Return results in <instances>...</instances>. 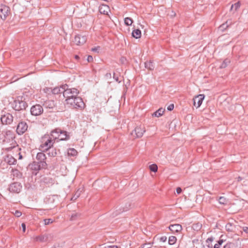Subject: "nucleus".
Here are the masks:
<instances>
[{
	"mask_svg": "<svg viewBox=\"0 0 248 248\" xmlns=\"http://www.w3.org/2000/svg\"><path fill=\"white\" fill-rule=\"evenodd\" d=\"M173 108H174V105L173 104L170 105L167 108L168 110H170V111L173 110Z\"/></svg>",
	"mask_w": 248,
	"mask_h": 248,
	"instance_id": "c03bdc74",
	"label": "nucleus"
},
{
	"mask_svg": "<svg viewBox=\"0 0 248 248\" xmlns=\"http://www.w3.org/2000/svg\"><path fill=\"white\" fill-rule=\"evenodd\" d=\"M75 58H76V59H78L79 58V57H78V55H76V56H75Z\"/></svg>",
	"mask_w": 248,
	"mask_h": 248,
	"instance_id": "e2e57ef3",
	"label": "nucleus"
},
{
	"mask_svg": "<svg viewBox=\"0 0 248 248\" xmlns=\"http://www.w3.org/2000/svg\"><path fill=\"white\" fill-rule=\"evenodd\" d=\"M132 35L133 37L138 39L141 37V31L139 29H136L133 31Z\"/></svg>",
	"mask_w": 248,
	"mask_h": 248,
	"instance_id": "393cba45",
	"label": "nucleus"
},
{
	"mask_svg": "<svg viewBox=\"0 0 248 248\" xmlns=\"http://www.w3.org/2000/svg\"><path fill=\"white\" fill-rule=\"evenodd\" d=\"M43 112V108L40 105L33 106L31 108V113L32 115L38 116L41 114Z\"/></svg>",
	"mask_w": 248,
	"mask_h": 248,
	"instance_id": "1a4fd4ad",
	"label": "nucleus"
},
{
	"mask_svg": "<svg viewBox=\"0 0 248 248\" xmlns=\"http://www.w3.org/2000/svg\"><path fill=\"white\" fill-rule=\"evenodd\" d=\"M22 189V186L20 183L15 182L11 184L9 187V190L11 192L18 193Z\"/></svg>",
	"mask_w": 248,
	"mask_h": 248,
	"instance_id": "6e6552de",
	"label": "nucleus"
},
{
	"mask_svg": "<svg viewBox=\"0 0 248 248\" xmlns=\"http://www.w3.org/2000/svg\"><path fill=\"white\" fill-rule=\"evenodd\" d=\"M231 24V21H227L225 23H224L220 25L219 29L220 31H223L225 29L228 27V26Z\"/></svg>",
	"mask_w": 248,
	"mask_h": 248,
	"instance_id": "c85d7f7f",
	"label": "nucleus"
},
{
	"mask_svg": "<svg viewBox=\"0 0 248 248\" xmlns=\"http://www.w3.org/2000/svg\"><path fill=\"white\" fill-rule=\"evenodd\" d=\"M145 132V129L143 126H137L134 130L131 132V135L134 138H140L141 137L144 133Z\"/></svg>",
	"mask_w": 248,
	"mask_h": 248,
	"instance_id": "423d86ee",
	"label": "nucleus"
},
{
	"mask_svg": "<svg viewBox=\"0 0 248 248\" xmlns=\"http://www.w3.org/2000/svg\"><path fill=\"white\" fill-rule=\"evenodd\" d=\"M28 127V125L25 122H21L17 125L16 132L18 135H22L27 130Z\"/></svg>",
	"mask_w": 248,
	"mask_h": 248,
	"instance_id": "9d476101",
	"label": "nucleus"
},
{
	"mask_svg": "<svg viewBox=\"0 0 248 248\" xmlns=\"http://www.w3.org/2000/svg\"><path fill=\"white\" fill-rule=\"evenodd\" d=\"M13 121V117L10 113H7L1 117V121L3 124H10Z\"/></svg>",
	"mask_w": 248,
	"mask_h": 248,
	"instance_id": "f8f14e48",
	"label": "nucleus"
},
{
	"mask_svg": "<svg viewBox=\"0 0 248 248\" xmlns=\"http://www.w3.org/2000/svg\"><path fill=\"white\" fill-rule=\"evenodd\" d=\"M226 229L227 231L229 232H232L233 230V226L232 224L230 223H228L225 226Z\"/></svg>",
	"mask_w": 248,
	"mask_h": 248,
	"instance_id": "e433bc0d",
	"label": "nucleus"
},
{
	"mask_svg": "<svg viewBox=\"0 0 248 248\" xmlns=\"http://www.w3.org/2000/svg\"><path fill=\"white\" fill-rule=\"evenodd\" d=\"M65 101L67 105L73 108L82 109L85 106V104L82 98L79 97L77 96L73 98L66 99Z\"/></svg>",
	"mask_w": 248,
	"mask_h": 248,
	"instance_id": "f257e3e1",
	"label": "nucleus"
},
{
	"mask_svg": "<svg viewBox=\"0 0 248 248\" xmlns=\"http://www.w3.org/2000/svg\"><path fill=\"white\" fill-rule=\"evenodd\" d=\"M99 11L101 14L104 15H108V13L110 10L109 8L108 5L102 4L99 7Z\"/></svg>",
	"mask_w": 248,
	"mask_h": 248,
	"instance_id": "a211bd4d",
	"label": "nucleus"
},
{
	"mask_svg": "<svg viewBox=\"0 0 248 248\" xmlns=\"http://www.w3.org/2000/svg\"><path fill=\"white\" fill-rule=\"evenodd\" d=\"M22 158V156L21 155H19V159H21Z\"/></svg>",
	"mask_w": 248,
	"mask_h": 248,
	"instance_id": "69168bd1",
	"label": "nucleus"
},
{
	"mask_svg": "<svg viewBox=\"0 0 248 248\" xmlns=\"http://www.w3.org/2000/svg\"><path fill=\"white\" fill-rule=\"evenodd\" d=\"M86 39L85 36L78 35L75 36L74 42L77 45H81L86 42Z\"/></svg>",
	"mask_w": 248,
	"mask_h": 248,
	"instance_id": "4468645a",
	"label": "nucleus"
},
{
	"mask_svg": "<svg viewBox=\"0 0 248 248\" xmlns=\"http://www.w3.org/2000/svg\"><path fill=\"white\" fill-rule=\"evenodd\" d=\"M59 137L60 140H67L69 139V136L67 134V132L62 130L61 133H60Z\"/></svg>",
	"mask_w": 248,
	"mask_h": 248,
	"instance_id": "aec40b11",
	"label": "nucleus"
},
{
	"mask_svg": "<svg viewBox=\"0 0 248 248\" xmlns=\"http://www.w3.org/2000/svg\"><path fill=\"white\" fill-rule=\"evenodd\" d=\"M54 143V141L52 139V137L48 136V135H45L42 139V143L40 145L41 149L43 152H46L52 147Z\"/></svg>",
	"mask_w": 248,
	"mask_h": 248,
	"instance_id": "7ed1b4c3",
	"label": "nucleus"
},
{
	"mask_svg": "<svg viewBox=\"0 0 248 248\" xmlns=\"http://www.w3.org/2000/svg\"><path fill=\"white\" fill-rule=\"evenodd\" d=\"M230 63V61L229 59H225L222 63L220 66V68H225L229 63Z\"/></svg>",
	"mask_w": 248,
	"mask_h": 248,
	"instance_id": "473e14b6",
	"label": "nucleus"
},
{
	"mask_svg": "<svg viewBox=\"0 0 248 248\" xmlns=\"http://www.w3.org/2000/svg\"><path fill=\"white\" fill-rule=\"evenodd\" d=\"M181 192H182V189L180 187H178L176 188V192L177 194H180L181 193Z\"/></svg>",
	"mask_w": 248,
	"mask_h": 248,
	"instance_id": "603ef678",
	"label": "nucleus"
},
{
	"mask_svg": "<svg viewBox=\"0 0 248 248\" xmlns=\"http://www.w3.org/2000/svg\"><path fill=\"white\" fill-rule=\"evenodd\" d=\"M12 213L16 217H20L22 215V213L19 210H16L15 212H12Z\"/></svg>",
	"mask_w": 248,
	"mask_h": 248,
	"instance_id": "79ce46f5",
	"label": "nucleus"
},
{
	"mask_svg": "<svg viewBox=\"0 0 248 248\" xmlns=\"http://www.w3.org/2000/svg\"><path fill=\"white\" fill-rule=\"evenodd\" d=\"M104 248H119L118 246L113 245V246H108L104 247Z\"/></svg>",
	"mask_w": 248,
	"mask_h": 248,
	"instance_id": "49530a36",
	"label": "nucleus"
},
{
	"mask_svg": "<svg viewBox=\"0 0 248 248\" xmlns=\"http://www.w3.org/2000/svg\"><path fill=\"white\" fill-rule=\"evenodd\" d=\"M46 151L48 152L47 155L51 157H54L57 155L56 149L53 148V146L50 147V148H49V149L46 150Z\"/></svg>",
	"mask_w": 248,
	"mask_h": 248,
	"instance_id": "5701e85b",
	"label": "nucleus"
},
{
	"mask_svg": "<svg viewBox=\"0 0 248 248\" xmlns=\"http://www.w3.org/2000/svg\"><path fill=\"white\" fill-rule=\"evenodd\" d=\"M50 104L48 105V106H47V107H49L50 108H52L53 106V102H50ZM47 103H46V106Z\"/></svg>",
	"mask_w": 248,
	"mask_h": 248,
	"instance_id": "5fc2aeb1",
	"label": "nucleus"
},
{
	"mask_svg": "<svg viewBox=\"0 0 248 248\" xmlns=\"http://www.w3.org/2000/svg\"><path fill=\"white\" fill-rule=\"evenodd\" d=\"M25 99L23 96H18L16 99L13 104V108L17 111L21 110H24L28 106L27 103L24 101Z\"/></svg>",
	"mask_w": 248,
	"mask_h": 248,
	"instance_id": "f03ea898",
	"label": "nucleus"
},
{
	"mask_svg": "<svg viewBox=\"0 0 248 248\" xmlns=\"http://www.w3.org/2000/svg\"><path fill=\"white\" fill-rule=\"evenodd\" d=\"M24 10V8H23V9H21L19 11L22 12Z\"/></svg>",
	"mask_w": 248,
	"mask_h": 248,
	"instance_id": "0e129e2a",
	"label": "nucleus"
},
{
	"mask_svg": "<svg viewBox=\"0 0 248 248\" xmlns=\"http://www.w3.org/2000/svg\"><path fill=\"white\" fill-rule=\"evenodd\" d=\"M31 0H23L21 3L24 7L25 8H27L28 7H29L31 4L30 1Z\"/></svg>",
	"mask_w": 248,
	"mask_h": 248,
	"instance_id": "72a5a7b5",
	"label": "nucleus"
},
{
	"mask_svg": "<svg viewBox=\"0 0 248 248\" xmlns=\"http://www.w3.org/2000/svg\"><path fill=\"white\" fill-rule=\"evenodd\" d=\"M44 224L45 225H49L53 222V220L51 218L45 219L43 220Z\"/></svg>",
	"mask_w": 248,
	"mask_h": 248,
	"instance_id": "58836bf2",
	"label": "nucleus"
},
{
	"mask_svg": "<svg viewBox=\"0 0 248 248\" xmlns=\"http://www.w3.org/2000/svg\"><path fill=\"white\" fill-rule=\"evenodd\" d=\"M43 91L45 93L47 94L52 93V89L51 88H45L43 89Z\"/></svg>",
	"mask_w": 248,
	"mask_h": 248,
	"instance_id": "ea45409f",
	"label": "nucleus"
},
{
	"mask_svg": "<svg viewBox=\"0 0 248 248\" xmlns=\"http://www.w3.org/2000/svg\"><path fill=\"white\" fill-rule=\"evenodd\" d=\"M241 180H242V178H241V177H238V181H241Z\"/></svg>",
	"mask_w": 248,
	"mask_h": 248,
	"instance_id": "680f3d73",
	"label": "nucleus"
},
{
	"mask_svg": "<svg viewBox=\"0 0 248 248\" xmlns=\"http://www.w3.org/2000/svg\"><path fill=\"white\" fill-rule=\"evenodd\" d=\"M113 78L115 79V80L116 81H117L118 82H120V81L119 80V78L115 76V73H114Z\"/></svg>",
	"mask_w": 248,
	"mask_h": 248,
	"instance_id": "864d4df0",
	"label": "nucleus"
},
{
	"mask_svg": "<svg viewBox=\"0 0 248 248\" xmlns=\"http://www.w3.org/2000/svg\"><path fill=\"white\" fill-rule=\"evenodd\" d=\"M83 190L82 188H79L77 190L75 195L71 198V200L75 201L80 195Z\"/></svg>",
	"mask_w": 248,
	"mask_h": 248,
	"instance_id": "a878e982",
	"label": "nucleus"
},
{
	"mask_svg": "<svg viewBox=\"0 0 248 248\" xmlns=\"http://www.w3.org/2000/svg\"><path fill=\"white\" fill-rule=\"evenodd\" d=\"M164 112V109H163L162 108H160L158 109L157 111L155 112L153 114V116L155 117H160L162 116Z\"/></svg>",
	"mask_w": 248,
	"mask_h": 248,
	"instance_id": "bb28decb",
	"label": "nucleus"
},
{
	"mask_svg": "<svg viewBox=\"0 0 248 248\" xmlns=\"http://www.w3.org/2000/svg\"><path fill=\"white\" fill-rule=\"evenodd\" d=\"M144 64L145 68L149 70H153L154 69V66L151 61L146 62Z\"/></svg>",
	"mask_w": 248,
	"mask_h": 248,
	"instance_id": "cd10ccee",
	"label": "nucleus"
},
{
	"mask_svg": "<svg viewBox=\"0 0 248 248\" xmlns=\"http://www.w3.org/2000/svg\"><path fill=\"white\" fill-rule=\"evenodd\" d=\"M105 77L106 78L108 79V78H111V75L110 73H107L106 75H105Z\"/></svg>",
	"mask_w": 248,
	"mask_h": 248,
	"instance_id": "8fccbe9b",
	"label": "nucleus"
},
{
	"mask_svg": "<svg viewBox=\"0 0 248 248\" xmlns=\"http://www.w3.org/2000/svg\"><path fill=\"white\" fill-rule=\"evenodd\" d=\"M244 231L245 232H248V228L246 227L245 228H244Z\"/></svg>",
	"mask_w": 248,
	"mask_h": 248,
	"instance_id": "bf43d9fd",
	"label": "nucleus"
},
{
	"mask_svg": "<svg viewBox=\"0 0 248 248\" xmlns=\"http://www.w3.org/2000/svg\"><path fill=\"white\" fill-rule=\"evenodd\" d=\"M222 243H223V240H220L218 241V243L217 244H219V246H220Z\"/></svg>",
	"mask_w": 248,
	"mask_h": 248,
	"instance_id": "6e6d98bb",
	"label": "nucleus"
},
{
	"mask_svg": "<svg viewBox=\"0 0 248 248\" xmlns=\"http://www.w3.org/2000/svg\"><path fill=\"white\" fill-rule=\"evenodd\" d=\"M176 241V238L174 236H171L169 238V243L170 245L174 244Z\"/></svg>",
	"mask_w": 248,
	"mask_h": 248,
	"instance_id": "c9c22d12",
	"label": "nucleus"
},
{
	"mask_svg": "<svg viewBox=\"0 0 248 248\" xmlns=\"http://www.w3.org/2000/svg\"><path fill=\"white\" fill-rule=\"evenodd\" d=\"M19 5L18 4H15L13 6V9L15 10H17Z\"/></svg>",
	"mask_w": 248,
	"mask_h": 248,
	"instance_id": "a18cd8bd",
	"label": "nucleus"
},
{
	"mask_svg": "<svg viewBox=\"0 0 248 248\" xmlns=\"http://www.w3.org/2000/svg\"><path fill=\"white\" fill-rule=\"evenodd\" d=\"M160 240L161 242H165L167 240V237L166 236H162L160 238Z\"/></svg>",
	"mask_w": 248,
	"mask_h": 248,
	"instance_id": "de8ad7c7",
	"label": "nucleus"
},
{
	"mask_svg": "<svg viewBox=\"0 0 248 248\" xmlns=\"http://www.w3.org/2000/svg\"><path fill=\"white\" fill-rule=\"evenodd\" d=\"M67 84H64L61 86L60 87H57L52 89V94H57L59 93H62L63 94L64 89H66Z\"/></svg>",
	"mask_w": 248,
	"mask_h": 248,
	"instance_id": "2eb2a0df",
	"label": "nucleus"
},
{
	"mask_svg": "<svg viewBox=\"0 0 248 248\" xmlns=\"http://www.w3.org/2000/svg\"><path fill=\"white\" fill-rule=\"evenodd\" d=\"M37 159L39 161L38 165L37 167H35V170H40L46 169L47 167V164L45 162L46 159V155L42 153H38L36 156Z\"/></svg>",
	"mask_w": 248,
	"mask_h": 248,
	"instance_id": "20e7f679",
	"label": "nucleus"
},
{
	"mask_svg": "<svg viewBox=\"0 0 248 248\" xmlns=\"http://www.w3.org/2000/svg\"><path fill=\"white\" fill-rule=\"evenodd\" d=\"M117 214H114V213H112V216L113 217H114L115 216H117Z\"/></svg>",
	"mask_w": 248,
	"mask_h": 248,
	"instance_id": "052dcab7",
	"label": "nucleus"
},
{
	"mask_svg": "<svg viewBox=\"0 0 248 248\" xmlns=\"http://www.w3.org/2000/svg\"><path fill=\"white\" fill-rule=\"evenodd\" d=\"M152 245L150 243L145 244L142 245L141 248H151Z\"/></svg>",
	"mask_w": 248,
	"mask_h": 248,
	"instance_id": "37998d69",
	"label": "nucleus"
},
{
	"mask_svg": "<svg viewBox=\"0 0 248 248\" xmlns=\"http://www.w3.org/2000/svg\"><path fill=\"white\" fill-rule=\"evenodd\" d=\"M240 244L237 241L228 243L225 246L224 248H239Z\"/></svg>",
	"mask_w": 248,
	"mask_h": 248,
	"instance_id": "6ab92c4d",
	"label": "nucleus"
},
{
	"mask_svg": "<svg viewBox=\"0 0 248 248\" xmlns=\"http://www.w3.org/2000/svg\"><path fill=\"white\" fill-rule=\"evenodd\" d=\"M240 7V2L238 1V2L234 3V4H232L231 8V10H233L234 9V10L235 11H236Z\"/></svg>",
	"mask_w": 248,
	"mask_h": 248,
	"instance_id": "7c9ffc66",
	"label": "nucleus"
},
{
	"mask_svg": "<svg viewBox=\"0 0 248 248\" xmlns=\"http://www.w3.org/2000/svg\"><path fill=\"white\" fill-rule=\"evenodd\" d=\"M133 23L132 19L130 17H126L124 19V23L127 26H130Z\"/></svg>",
	"mask_w": 248,
	"mask_h": 248,
	"instance_id": "f704fd0d",
	"label": "nucleus"
},
{
	"mask_svg": "<svg viewBox=\"0 0 248 248\" xmlns=\"http://www.w3.org/2000/svg\"><path fill=\"white\" fill-rule=\"evenodd\" d=\"M169 229L172 232H179L182 230V227L181 225L179 224H176L173 225H170L169 226Z\"/></svg>",
	"mask_w": 248,
	"mask_h": 248,
	"instance_id": "f3484780",
	"label": "nucleus"
},
{
	"mask_svg": "<svg viewBox=\"0 0 248 248\" xmlns=\"http://www.w3.org/2000/svg\"><path fill=\"white\" fill-rule=\"evenodd\" d=\"M81 214L79 213L74 212L72 214L70 217V220L74 221L79 219L81 217Z\"/></svg>",
	"mask_w": 248,
	"mask_h": 248,
	"instance_id": "b1692460",
	"label": "nucleus"
},
{
	"mask_svg": "<svg viewBox=\"0 0 248 248\" xmlns=\"http://www.w3.org/2000/svg\"><path fill=\"white\" fill-rule=\"evenodd\" d=\"M218 201L220 204H226L228 200L224 197H220L218 199Z\"/></svg>",
	"mask_w": 248,
	"mask_h": 248,
	"instance_id": "2f4dec72",
	"label": "nucleus"
},
{
	"mask_svg": "<svg viewBox=\"0 0 248 248\" xmlns=\"http://www.w3.org/2000/svg\"><path fill=\"white\" fill-rule=\"evenodd\" d=\"M5 161L9 165H14L16 162V160L12 155H8L5 158Z\"/></svg>",
	"mask_w": 248,
	"mask_h": 248,
	"instance_id": "412c9836",
	"label": "nucleus"
},
{
	"mask_svg": "<svg viewBox=\"0 0 248 248\" xmlns=\"http://www.w3.org/2000/svg\"><path fill=\"white\" fill-rule=\"evenodd\" d=\"M150 170L153 172H156L157 170V166L156 164H152L149 166Z\"/></svg>",
	"mask_w": 248,
	"mask_h": 248,
	"instance_id": "4c0bfd02",
	"label": "nucleus"
},
{
	"mask_svg": "<svg viewBox=\"0 0 248 248\" xmlns=\"http://www.w3.org/2000/svg\"><path fill=\"white\" fill-rule=\"evenodd\" d=\"M53 235L52 234H46L44 235H41L35 237L34 240L36 241L40 242H45L51 241L53 238Z\"/></svg>",
	"mask_w": 248,
	"mask_h": 248,
	"instance_id": "0eeeda50",
	"label": "nucleus"
},
{
	"mask_svg": "<svg viewBox=\"0 0 248 248\" xmlns=\"http://www.w3.org/2000/svg\"><path fill=\"white\" fill-rule=\"evenodd\" d=\"M213 241V238H208L205 241V244L203 245V248H213V245L212 242Z\"/></svg>",
	"mask_w": 248,
	"mask_h": 248,
	"instance_id": "4be33fe9",
	"label": "nucleus"
},
{
	"mask_svg": "<svg viewBox=\"0 0 248 248\" xmlns=\"http://www.w3.org/2000/svg\"><path fill=\"white\" fill-rule=\"evenodd\" d=\"M204 98V95L200 94L193 98L194 106L198 108L202 105L203 100Z\"/></svg>",
	"mask_w": 248,
	"mask_h": 248,
	"instance_id": "9b49d317",
	"label": "nucleus"
},
{
	"mask_svg": "<svg viewBox=\"0 0 248 248\" xmlns=\"http://www.w3.org/2000/svg\"><path fill=\"white\" fill-rule=\"evenodd\" d=\"M66 89H64L63 96L66 99L73 98L77 97L79 93V91L76 88H69L68 86L67 85Z\"/></svg>",
	"mask_w": 248,
	"mask_h": 248,
	"instance_id": "39448f33",
	"label": "nucleus"
},
{
	"mask_svg": "<svg viewBox=\"0 0 248 248\" xmlns=\"http://www.w3.org/2000/svg\"><path fill=\"white\" fill-rule=\"evenodd\" d=\"M67 154L68 155L75 156L77 155V151L74 148H70L68 150Z\"/></svg>",
	"mask_w": 248,
	"mask_h": 248,
	"instance_id": "c756f323",
	"label": "nucleus"
},
{
	"mask_svg": "<svg viewBox=\"0 0 248 248\" xmlns=\"http://www.w3.org/2000/svg\"><path fill=\"white\" fill-rule=\"evenodd\" d=\"M219 244H216L215 245L214 248H219Z\"/></svg>",
	"mask_w": 248,
	"mask_h": 248,
	"instance_id": "4d7b16f0",
	"label": "nucleus"
},
{
	"mask_svg": "<svg viewBox=\"0 0 248 248\" xmlns=\"http://www.w3.org/2000/svg\"><path fill=\"white\" fill-rule=\"evenodd\" d=\"M9 13V8L6 6H1L0 9V18L4 20Z\"/></svg>",
	"mask_w": 248,
	"mask_h": 248,
	"instance_id": "ddd939ff",
	"label": "nucleus"
},
{
	"mask_svg": "<svg viewBox=\"0 0 248 248\" xmlns=\"http://www.w3.org/2000/svg\"><path fill=\"white\" fill-rule=\"evenodd\" d=\"M21 227L22 228V230L23 232H25L26 231V225L25 223H23L21 224Z\"/></svg>",
	"mask_w": 248,
	"mask_h": 248,
	"instance_id": "3c124183",
	"label": "nucleus"
},
{
	"mask_svg": "<svg viewBox=\"0 0 248 248\" xmlns=\"http://www.w3.org/2000/svg\"><path fill=\"white\" fill-rule=\"evenodd\" d=\"M87 61L88 62H91L93 61V58L92 56H88V58H87Z\"/></svg>",
	"mask_w": 248,
	"mask_h": 248,
	"instance_id": "09e8293b",
	"label": "nucleus"
},
{
	"mask_svg": "<svg viewBox=\"0 0 248 248\" xmlns=\"http://www.w3.org/2000/svg\"><path fill=\"white\" fill-rule=\"evenodd\" d=\"M193 227L194 230L198 231L201 228L202 224L200 223H197V224H194L193 225Z\"/></svg>",
	"mask_w": 248,
	"mask_h": 248,
	"instance_id": "a19ab883",
	"label": "nucleus"
},
{
	"mask_svg": "<svg viewBox=\"0 0 248 248\" xmlns=\"http://www.w3.org/2000/svg\"><path fill=\"white\" fill-rule=\"evenodd\" d=\"M97 49H98V47H94V48H93L92 49V50L93 51H96L97 50Z\"/></svg>",
	"mask_w": 248,
	"mask_h": 248,
	"instance_id": "13d9d810",
	"label": "nucleus"
},
{
	"mask_svg": "<svg viewBox=\"0 0 248 248\" xmlns=\"http://www.w3.org/2000/svg\"><path fill=\"white\" fill-rule=\"evenodd\" d=\"M62 132V130L59 128L52 130L50 135H48L50 137H52V139L55 140L59 139V134Z\"/></svg>",
	"mask_w": 248,
	"mask_h": 248,
	"instance_id": "dca6fc26",
	"label": "nucleus"
}]
</instances>
